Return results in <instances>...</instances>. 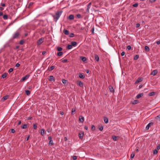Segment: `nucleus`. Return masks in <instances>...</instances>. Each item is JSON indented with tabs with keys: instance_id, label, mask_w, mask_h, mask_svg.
<instances>
[{
	"instance_id": "obj_53",
	"label": "nucleus",
	"mask_w": 160,
	"mask_h": 160,
	"mask_svg": "<svg viewBox=\"0 0 160 160\" xmlns=\"http://www.w3.org/2000/svg\"><path fill=\"white\" fill-rule=\"evenodd\" d=\"M20 66V64L19 63H17L15 65V67H19Z\"/></svg>"
},
{
	"instance_id": "obj_41",
	"label": "nucleus",
	"mask_w": 160,
	"mask_h": 160,
	"mask_svg": "<svg viewBox=\"0 0 160 160\" xmlns=\"http://www.w3.org/2000/svg\"><path fill=\"white\" fill-rule=\"evenodd\" d=\"M53 144V141L52 140H50L49 142V145H52Z\"/></svg>"
},
{
	"instance_id": "obj_2",
	"label": "nucleus",
	"mask_w": 160,
	"mask_h": 160,
	"mask_svg": "<svg viewBox=\"0 0 160 160\" xmlns=\"http://www.w3.org/2000/svg\"><path fill=\"white\" fill-rule=\"evenodd\" d=\"M19 35L20 33L18 32H16L13 35L12 38L13 39L17 38Z\"/></svg>"
},
{
	"instance_id": "obj_37",
	"label": "nucleus",
	"mask_w": 160,
	"mask_h": 160,
	"mask_svg": "<svg viewBox=\"0 0 160 160\" xmlns=\"http://www.w3.org/2000/svg\"><path fill=\"white\" fill-rule=\"evenodd\" d=\"M3 18L4 19L6 20L8 18V16L7 15H4L3 16Z\"/></svg>"
},
{
	"instance_id": "obj_50",
	"label": "nucleus",
	"mask_w": 160,
	"mask_h": 160,
	"mask_svg": "<svg viewBox=\"0 0 160 160\" xmlns=\"http://www.w3.org/2000/svg\"><path fill=\"white\" fill-rule=\"evenodd\" d=\"M103 127L102 126L100 127L99 128V129L100 130V131H102L103 129Z\"/></svg>"
},
{
	"instance_id": "obj_19",
	"label": "nucleus",
	"mask_w": 160,
	"mask_h": 160,
	"mask_svg": "<svg viewBox=\"0 0 160 160\" xmlns=\"http://www.w3.org/2000/svg\"><path fill=\"white\" fill-rule=\"evenodd\" d=\"M83 17V16H82L81 15V14H77V15H76V18H77L78 19H80V18H82Z\"/></svg>"
},
{
	"instance_id": "obj_30",
	"label": "nucleus",
	"mask_w": 160,
	"mask_h": 160,
	"mask_svg": "<svg viewBox=\"0 0 160 160\" xmlns=\"http://www.w3.org/2000/svg\"><path fill=\"white\" fill-rule=\"evenodd\" d=\"M135 155V152H132V153L131 154V159H132V158H133L134 157Z\"/></svg>"
},
{
	"instance_id": "obj_54",
	"label": "nucleus",
	"mask_w": 160,
	"mask_h": 160,
	"mask_svg": "<svg viewBox=\"0 0 160 160\" xmlns=\"http://www.w3.org/2000/svg\"><path fill=\"white\" fill-rule=\"evenodd\" d=\"M72 158L73 160H76L77 158V156H73L72 157Z\"/></svg>"
},
{
	"instance_id": "obj_38",
	"label": "nucleus",
	"mask_w": 160,
	"mask_h": 160,
	"mask_svg": "<svg viewBox=\"0 0 160 160\" xmlns=\"http://www.w3.org/2000/svg\"><path fill=\"white\" fill-rule=\"evenodd\" d=\"M156 119L160 121V114H159L156 117Z\"/></svg>"
},
{
	"instance_id": "obj_57",
	"label": "nucleus",
	"mask_w": 160,
	"mask_h": 160,
	"mask_svg": "<svg viewBox=\"0 0 160 160\" xmlns=\"http://www.w3.org/2000/svg\"><path fill=\"white\" fill-rule=\"evenodd\" d=\"M157 150H159L160 149V144H159L157 146Z\"/></svg>"
},
{
	"instance_id": "obj_52",
	"label": "nucleus",
	"mask_w": 160,
	"mask_h": 160,
	"mask_svg": "<svg viewBox=\"0 0 160 160\" xmlns=\"http://www.w3.org/2000/svg\"><path fill=\"white\" fill-rule=\"evenodd\" d=\"M1 5L3 7H5L6 6V4L4 3H1Z\"/></svg>"
},
{
	"instance_id": "obj_36",
	"label": "nucleus",
	"mask_w": 160,
	"mask_h": 160,
	"mask_svg": "<svg viewBox=\"0 0 160 160\" xmlns=\"http://www.w3.org/2000/svg\"><path fill=\"white\" fill-rule=\"evenodd\" d=\"M57 50L58 51H61L62 50V48L60 47H58L57 48Z\"/></svg>"
},
{
	"instance_id": "obj_47",
	"label": "nucleus",
	"mask_w": 160,
	"mask_h": 160,
	"mask_svg": "<svg viewBox=\"0 0 160 160\" xmlns=\"http://www.w3.org/2000/svg\"><path fill=\"white\" fill-rule=\"evenodd\" d=\"M68 61V60L67 59H64L62 61V63H66Z\"/></svg>"
},
{
	"instance_id": "obj_14",
	"label": "nucleus",
	"mask_w": 160,
	"mask_h": 160,
	"mask_svg": "<svg viewBox=\"0 0 160 160\" xmlns=\"http://www.w3.org/2000/svg\"><path fill=\"white\" fill-rule=\"evenodd\" d=\"M95 59L97 62L99 61V58L98 55L96 54H94Z\"/></svg>"
},
{
	"instance_id": "obj_22",
	"label": "nucleus",
	"mask_w": 160,
	"mask_h": 160,
	"mask_svg": "<svg viewBox=\"0 0 160 160\" xmlns=\"http://www.w3.org/2000/svg\"><path fill=\"white\" fill-rule=\"evenodd\" d=\"M77 42H71V44L72 46L75 47L77 45Z\"/></svg>"
},
{
	"instance_id": "obj_34",
	"label": "nucleus",
	"mask_w": 160,
	"mask_h": 160,
	"mask_svg": "<svg viewBox=\"0 0 160 160\" xmlns=\"http://www.w3.org/2000/svg\"><path fill=\"white\" fill-rule=\"evenodd\" d=\"M28 125L27 124H25L22 127L21 126V128L23 129H25L27 128Z\"/></svg>"
},
{
	"instance_id": "obj_39",
	"label": "nucleus",
	"mask_w": 160,
	"mask_h": 160,
	"mask_svg": "<svg viewBox=\"0 0 160 160\" xmlns=\"http://www.w3.org/2000/svg\"><path fill=\"white\" fill-rule=\"evenodd\" d=\"M139 102L138 101V100H134L133 102H132V103L133 104H136L138 103Z\"/></svg>"
},
{
	"instance_id": "obj_48",
	"label": "nucleus",
	"mask_w": 160,
	"mask_h": 160,
	"mask_svg": "<svg viewBox=\"0 0 160 160\" xmlns=\"http://www.w3.org/2000/svg\"><path fill=\"white\" fill-rule=\"evenodd\" d=\"M112 138L114 140L116 141L117 140V137L115 136H112Z\"/></svg>"
},
{
	"instance_id": "obj_46",
	"label": "nucleus",
	"mask_w": 160,
	"mask_h": 160,
	"mask_svg": "<svg viewBox=\"0 0 160 160\" xmlns=\"http://www.w3.org/2000/svg\"><path fill=\"white\" fill-rule=\"evenodd\" d=\"M138 3H136L133 4L132 6L134 7H137L138 6Z\"/></svg>"
},
{
	"instance_id": "obj_27",
	"label": "nucleus",
	"mask_w": 160,
	"mask_h": 160,
	"mask_svg": "<svg viewBox=\"0 0 160 160\" xmlns=\"http://www.w3.org/2000/svg\"><path fill=\"white\" fill-rule=\"evenodd\" d=\"M139 58V55H136L134 57L133 59L134 60H137Z\"/></svg>"
},
{
	"instance_id": "obj_1",
	"label": "nucleus",
	"mask_w": 160,
	"mask_h": 160,
	"mask_svg": "<svg viewBox=\"0 0 160 160\" xmlns=\"http://www.w3.org/2000/svg\"><path fill=\"white\" fill-rule=\"evenodd\" d=\"M62 12V11H58L56 12V15L53 16L54 18H56V20H58L60 16L61 15Z\"/></svg>"
},
{
	"instance_id": "obj_21",
	"label": "nucleus",
	"mask_w": 160,
	"mask_h": 160,
	"mask_svg": "<svg viewBox=\"0 0 160 160\" xmlns=\"http://www.w3.org/2000/svg\"><path fill=\"white\" fill-rule=\"evenodd\" d=\"M156 93V92H151L149 93L148 94V95L150 96H154L155 95Z\"/></svg>"
},
{
	"instance_id": "obj_12",
	"label": "nucleus",
	"mask_w": 160,
	"mask_h": 160,
	"mask_svg": "<svg viewBox=\"0 0 160 160\" xmlns=\"http://www.w3.org/2000/svg\"><path fill=\"white\" fill-rule=\"evenodd\" d=\"M158 71L157 70H153L152 72H151L150 74L152 75L153 76L155 75L157 73Z\"/></svg>"
},
{
	"instance_id": "obj_18",
	"label": "nucleus",
	"mask_w": 160,
	"mask_h": 160,
	"mask_svg": "<svg viewBox=\"0 0 160 160\" xmlns=\"http://www.w3.org/2000/svg\"><path fill=\"white\" fill-rule=\"evenodd\" d=\"M143 95V93H140L138 94L137 96H136V98H137L138 99H139V98H140Z\"/></svg>"
},
{
	"instance_id": "obj_24",
	"label": "nucleus",
	"mask_w": 160,
	"mask_h": 160,
	"mask_svg": "<svg viewBox=\"0 0 160 160\" xmlns=\"http://www.w3.org/2000/svg\"><path fill=\"white\" fill-rule=\"evenodd\" d=\"M25 93L26 95L28 96H29L31 93L28 90H25Z\"/></svg>"
},
{
	"instance_id": "obj_9",
	"label": "nucleus",
	"mask_w": 160,
	"mask_h": 160,
	"mask_svg": "<svg viewBox=\"0 0 160 160\" xmlns=\"http://www.w3.org/2000/svg\"><path fill=\"white\" fill-rule=\"evenodd\" d=\"M79 120L80 122H83L84 121V117L82 116H80L79 118Z\"/></svg>"
},
{
	"instance_id": "obj_63",
	"label": "nucleus",
	"mask_w": 160,
	"mask_h": 160,
	"mask_svg": "<svg viewBox=\"0 0 160 160\" xmlns=\"http://www.w3.org/2000/svg\"><path fill=\"white\" fill-rule=\"evenodd\" d=\"M92 32V33H94V28H93L91 30Z\"/></svg>"
},
{
	"instance_id": "obj_56",
	"label": "nucleus",
	"mask_w": 160,
	"mask_h": 160,
	"mask_svg": "<svg viewBox=\"0 0 160 160\" xmlns=\"http://www.w3.org/2000/svg\"><path fill=\"white\" fill-rule=\"evenodd\" d=\"M131 46H128V47H127V49L128 50H130L131 49Z\"/></svg>"
},
{
	"instance_id": "obj_51",
	"label": "nucleus",
	"mask_w": 160,
	"mask_h": 160,
	"mask_svg": "<svg viewBox=\"0 0 160 160\" xmlns=\"http://www.w3.org/2000/svg\"><path fill=\"white\" fill-rule=\"evenodd\" d=\"M75 112V109L74 108H72V113L73 114V113L74 112Z\"/></svg>"
},
{
	"instance_id": "obj_23",
	"label": "nucleus",
	"mask_w": 160,
	"mask_h": 160,
	"mask_svg": "<svg viewBox=\"0 0 160 160\" xmlns=\"http://www.w3.org/2000/svg\"><path fill=\"white\" fill-rule=\"evenodd\" d=\"M65 34L68 35L69 34V32L68 30H64L63 31Z\"/></svg>"
},
{
	"instance_id": "obj_35",
	"label": "nucleus",
	"mask_w": 160,
	"mask_h": 160,
	"mask_svg": "<svg viewBox=\"0 0 160 160\" xmlns=\"http://www.w3.org/2000/svg\"><path fill=\"white\" fill-rule=\"evenodd\" d=\"M72 45L68 44L67 47V48L68 49H70L72 48Z\"/></svg>"
},
{
	"instance_id": "obj_16",
	"label": "nucleus",
	"mask_w": 160,
	"mask_h": 160,
	"mask_svg": "<svg viewBox=\"0 0 160 160\" xmlns=\"http://www.w3.org/2000/svg\"><path fill=\"white\" fill-rule=\"evenodd\" d=\"M55 68V66H51L49 68H48V70L50 71H52L53 69H54Z\"/></svg>"
},
{
	"instance_id": "obj_10",
	"label": "nucleus",
	"mask_w": 160,
	"mask_h": 160,
	"mask_svg": "<svg viewBox=\"0 0 160 160\" xmlns=\"http://www.w3.org/2000/svg\"><path fill=\"white\" fill-rule=\"evenodd\" d=\"M79 77L81 79H84L85 78L84 75L83 73H80L79 74Z\"/></svg>"
},
{
	"instance_id": "obj_25",
	"label": "nucleus",
	"mask_w": 160,
	"mask_h": 160,
	"mask_svg": "<svg viewBox=\"0 0 160 160\" xmlns=\"http://www.w3.org/2000/svg\"><path fill=\"white\" fill-rule=\"evenodd\" d=\"M81 59L83 62H85L87 60L86 58L85 57H81Z\"/></svg>"
},
{
	"instance_id": "obj_13",
	"label": "nucleus",
	"mask_w": 160,
	"mask_h": 160,
	"mask_svg": "<svg viewBox=\"0 0 160 160\" xmlns=\"http://www.w3.org/2000/svg\"><path fill=\"white\" fill-rule=\"evenodd\" d=\"M49 80L50 81H53V82L55 81V78L53 76H49Z\"/></svg>"
},
{
	"instance_id": "obj_11",
	"label": "nucleus",
	"mask_w": 160,
	"mask_h": 160,
	"mask_svg": "<svg viewBox=\"0 0 160 160\" xmlns=\"http://www.w3.org/2000/svg\"><path fill=\"white\" fill-rule=\"evenodd\" d=\"M142 81V78H138L135 82V84H137Z\"/></svg>"
},
{
	"instance_id": "obj_59",
	"label": "nucleus",
	"mask_w": 160,
	"mask_h": 160,
	"mask_svg": "<svg viewBox=\"0 0 160 160\" xmlns=\"http://www.w3.org/2000/svg\"><path fill=\"white\" fill-rule=\"evenodd\" d=\"M14 132H15V130H14V129H11V132L12 133H13Z\"/></svg>"
},
{
	"instance_id": "obj_29",
	"label": "nucleus",
	"mask_w": 160,
	"mask_h": 160,
	"mask_svg": "<svg viewBox=\"0 0 160 160\" xmlns=\"http://www.w3.org/2000/svg\"><path fill=\"white\" fill-rule=\"evenodd\" d=\"M145 51L147 52H149V48L147 46H146L145 47Z\"/></svg>"
},
{
	"instance_id": "obj_15",
	"label": "nucleus",
	"mask_w": 160,
	"mask_h": 160,
	"mask_svg": "<svg viewBox=\"0 0 160 160\" xmlns=\"http://www.w3.org/2000/svg\"><path fill=\"white\" fill-rule=\"evenodd\" d=\"M109 88L110 91L112 93H114V90L113 88L111 86H109Z\"/></svg>"
},
{
	"instance_id": "obj_40",
	"label": "nucleus",
	"mask_w": 160,
	"mask_h": 160,
	"mask_svg": "<svg viewBox=\"0 0 160 160\" xmlns=\"http://www.w3.org/2000/svg\"><path fill=\"white\" fill-rule=\"evenodd\" d=\"M153 154H156L158 153V151L157 149H155L153 151Z\"/></svg>"
},
{
	"instance_id": "obj_61",
	"label": "nucleus",
	"mask_w": 160,
	"mask_h": 160,
	"mask_svg": "<svg viewBox=\"0 0 160 160\" xmlns=\"http://www.w3.org/2000/svg\"><path fill=\"white\" fill-rule=\"evenodd\" d=\"M33 2H31L29 3V6H28V7H30V6H31L32 5V4H33Z\"/></svg>"
},
{
	"instance_id": "obj_7",
	"label": "nucleus",
	"mask_w": 160,
	"mask_h": 160,
	"mask_svg": "<svg viewBox=\"0 0 160 160\" xmlns=\"http://www.w3.org/2000/svg\"><path fill=\"white\" fill-rule=\"evenodd\" d=\"M77 84H78L81 87H83V83L80 81H77Z\"/></svg>"
},
{
	"instance_id": "obj_4",
	"label": "nucleus",
	"mask_w": 160,
	"mask_h": 160,
	"mask_svg": "<svg viewBox=\"0 0 160 160\" xmlns=\"http://www.w3.org/2000/svg\"><path fill=\"white\" fill-rule=\"evenodd\" d=\"M30 75L29 74L26 75L25 76L22 78L20 80V81L23 82L25 81L28 79Z\"/></svg>"
},
{
	"instance_id": "obj_31",
	"label": "nucleus",
	"mask_w": 160,
	"mask_h": 160,
	"mask_svg": "<svg viewBox=\"0 0 160 160\" xmlns=\"http://www.w3.org/2000/svg\"><path fill=\"white\" fill-rule=\"evenodd\" d=\"M44 134V129H42L41 130V134L42 136H43Z\"/></svg>"
},
{
	"instance_id": "obj_42",
	"label": "nucleus",
	"mask_w": 160,
	"mask_h": 160,
	"mask_svg": "<svg viewBox=\"0 0 160 160\" xmlns=\"http://www.w3.org/2000/svg\"><path fill=\"white\" fill-rule=\"evenodd\" d=\"M33 128L34 129H36L37 128V124L36 123L34 124L33 125Z\"/></svg>"
},
{
	"instance_id": "obj_33",
	"label": "nucleus",
	"mask_w": 160,
	"mask_h": 160,
	"mask_svg": "<svg viewBox=\"0 0 160 160\" xmlns=\"http://www.w3.org/2000/svg\"><path fill=\"white\" fill-rule=\"evenodd\" d=\"M91 3H89L88 5V8L87 9V11H88V12H89V9L90 8Z\"/></svg>"
},
{
	"instance_id": "obj_26",
	"label": "nucleus",
	"mask_w": 160,
	"mask_h": 160,
	"mask_svg": "<svg viewBox=\"0 0 160 160\" xmlns=\"http://www.w3.org/2000/svg\"><path fill=\"white\" fill-rule=\"evenodd\" d=\"M7 74H8V73H4V74H3L2 75V77L3 78H5L7 75Z\"/></svg>"
},
{
	"instance_id": "obj_49",
	"label": "nucleus",
	"mask_w": 160,
	"mask_h": 160,
	"mask_svg": "<svg viewBox=\"0 0 160 160\" xmlns=\"http://www.w3.org/2000/svg\"><path fill=\"white\" fill-rule=\"evenodd\" d=\"M13 68H10L8 70V72L10 73L13 71Z\"/></svg>"
},
{
	"instance_id": "obj_62",
	"label": "nucleus",
	"mask_w": 160,
	"mask_h": 160,
	"mask_svg": "<svg viewBox=\"0 0 160 160\" xmlns=\"http://www.w3.org/2000/svg\"><path fill=\"white\" fill-rule=\"evenodd\" d=\"M140 24L139 23H137L136 24V27L138 28L140 27Z\"/></svg>"
},
{
	"instance_id": "obj_28",
	"label": "nucleus",
	"mask_w": 160,
	"mask_h": 160,
	"mask_svg": "<svg viewBox=\"0 0 160 160\" xmlns=\"http://www.w3.org/2000/svg\"><path fill=\"white\" fill-rule=\"evenodd\" d=\"M104 122L105 123H107L108 122V119L107 118V117L104 118Z\"/></svg>"
},
{
	"instance_id": "obj_32",
	"label": "nucleus",
	"mask_w": 160,
	"mask_h": 160,
	"mask_svg": "<svg viewBox=\"0 0 160 160\" xmlns=\"http://www.w3.org/2000/svg\"><path fill=\"white\" fill-rule=\"evenodd\" d=\"M63 53L62 52H59L57 53V55L58 56H61L63 55Z\"/></svg>"
},
{
	"instance_id": "obj_6",
	"label": "nucleus",
	"mask_w": 160,
	"mask_h": 160,
	"mask_svg": "<svg viewBox=\"0 0 160 160\" xmlns=\"http://www.w3.org/2000/svg\"><path fill=\"white\" fill-rule=\"evenodd\" d=\"M153 123L152 122H150L146 126V130H148L150 126H153Z\"/></svg>"
},
{
	"instance_id": "obj_17",
	"label": "nucleus",
	"mask_w": 160,
	"mask_h": 160,
	"mask_svg": "<svg viewBox=\"0 0 160 160\" xmlns=\"http://www.w3.org/2000/svg\"><path fill=\"white\" fill-rule=\"evenodd\" d=\"M62 82L63 84H66L67 85H68V80L65 79H62Z\"/></svg>"
},
{
	"instance_id": "obj_55",
	"label": "nucleus",
	"mask_w": 160,
	"mask_h": 160,
	"mask_svg": "<svg viewBox=\"0 0 160 160\" xmlns=\"http://www.w3.org/2000/svg\"><path fill=\"white\" fill-rule=\"evenodd\" d=\"M13 22H11L10 23H9V24L8 25V26L7 27V28H8L9 26H10L12 25Z\"/></svg>"
},
{
	"instance_id": "obj_3",
	"label": "nucleus",
	"mask_w": 160,
	"mask_h": 160,
	"mask_svg": "<svg viewBox=\"0 0 160 160\" xmlns=\"http://www.w3.org/2000/svg\"><path fill=\"white\" fill-rule=\"evenodd\" d=\"M84 135V132L83 131H80L78 133V137L80 139L82 140L83 138Z\"/></svg>"
},
{
	"instance_id": "obj_43",
	"label": "nucleus",
	"mask_w": 160,
	"mask_h": 160,
	"mask_svg": "<svg viewBox=\"0 0 160 160\" xmlns=\"http://www.w3.org/2000/svg\"><path fill=\"white\" fill-rule=\"evenodd\" d=\"M74 36V34L73 33H71L69 35V37H73Z\"/></svg>"
},
{
	"instance_id": "obj_60",
	"label": "nucleus",
	"mask_w": 160,
	"mask_h": 160,
	"mask_svg": "<svg viewBox=\"0 0 160 160\" xmlns=\"http://www.w3.org/2000/svg\"><path fill=\"white\" fill-rule=\"evenodd\" d=\"M125 54V52H122L121 53L122 56H123Z\"/></svg>"
},
{
	"instance_id": "obj_44",
	"label": "nucleus",
	"mask_w": 160,
	"mask_h": 160,
	"mask_svg": "<svg viewBox=\"0 0 160 160\" xmlns=\"http://www.w3.org/2000/svg\"><path fill=\"white\" fill-rule=\"evenodd\" d=\"M24 43V41L23 40H22L20 41L19 44L20 45H22Z\"/></svg>"
},
{
	"instance_id": "obj_58",
	"label": "nucleus",
	"mask_w": 160,
	"mask_h": 160,
	"mask_svg": "<svg viewBox=\"0 0 160 160\" xmlns=\"http://www.w3.org/2000/svg\"><path fill=\"white\" fill-rule=\"evenodd\" d=\"M84 128L85 129H86V130H88V127L87 126H84Z\"/></svg>"
},
{
	"instance_id": "obj_45",
	"label": "nucleus",
	"mask_w": 160,
	"mask_h": 160,
	"mask_svg": "<svg viewBox=\"0 0 160 160\" xmlns=\"http://www.w3.org/2000/svg\"><path fill=\"white\" fill-rule=\"evenodd\" d=\"M91 129L92 131H94L95 129V128L94 125H93L92 126Z\"/></svg>"
},
{
	"instance_id": "obj_64",
	"label": "nucleus",
	"mask_w": 160,
	"mask_h": 160,
	"mask_svg": "<svg viewBox=\"0 0 160 160\" xmlns=\"http://www.w3.org/2000/svg\"><path fill=\"white\" fill-rule=\"evenodd\" d=\"M156 43L158 45L160 44V40H159V41L156 42Z\"/></svg>"
},
{
	"instance_id": "obj_5",
	"label": "nucleus",
	"mask_w": 160,
	"mask_h": 160,
	"mask_svg": "<svg viewBox=\"0 0 160 160\" xmlns=\"http://www.w3.org/2000/svg\"><path fill=\"white\" fill-rule=\"evenodd\" d=\"M44 38H40L39 40L37 41V43L38 45L41 44L43 42Z\"/></svg>"
},
{
	"instance_id": "obj_20",
	"label": "nucleus",
	"mask_w": 160,
	"mask_h": 160,
	"mask_svg": "<svg viewBox=\"0 0 160 160\" xmlns=\"http://www.w3.org/2000/svg\"><path fill=\"white\" fill-rule=\"evenodd\" d=\"M74 18V16L72 14H71L69 16L68 19L70 20H73Z\"/></svg>"
},
{
	"instance_id": "obj_8",
	"label": "nucleus",
	"mask_w": 160,
	"mask_h": 160,
	"mask_svg": "<svg viewBox=\"0 0 160 160\" xmlns=\"http://www.w3.org/2000/svg\"><path fill=\"white\" fill-rule=\"evenodd\" d=\"M9 97V96L8 95H6L3 97L2 98V101L4 102L5 100L7 99Z\"/></svg>"
}]
</instances>
